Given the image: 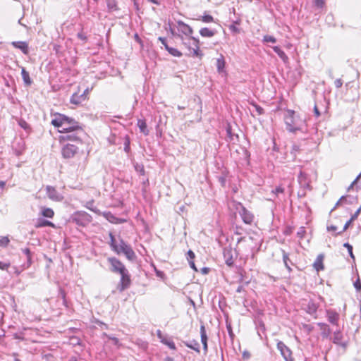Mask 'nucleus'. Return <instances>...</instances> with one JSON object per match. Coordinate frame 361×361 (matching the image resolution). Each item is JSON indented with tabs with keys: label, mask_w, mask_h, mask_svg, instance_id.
Instances as JSON below:
<instances>
[{
	"label": "nucleus",
	"mask_w": 361,
	"mask_h": 361,
	"mask_svg": "<svg viewBox=\"0 0 361 361\" xmlns=\"http://www.w3.org/2000/svg\"><path fill=\"white\" fill-rule=\"evenodd\" d=\"M119 274L121 275V279L117 286V289L121 293L130 286L131 279L128 269L124 271L123 273H121Z\"/></svg>",
	"instance_id": "nucleus-10"
},
{
	"label": "nucleus",
	"mask_w": 361,
	"mask_h": 361,
	"mask_svg": "<svg viewBox=\"0 0 361 361\" xmlns=\"http://www.w3.org/2000/svg\"><path fill=\"white\" fill-rule=\"evenodd\" d=\"M200 334L202 343H203V323L200 322Z\"/></svg>",
	"instance_id": "nucleus-58"
},
{
	"label": "nucleus",
	"mask_w": 361,
	"mask_h": 361,
	"mask_svg": "<svg viewBox=\"0 0 361 361\" xmlns=\"http://www.w3.org/2000/svg\"><path fill=\"white\" fill-rule=\"evenodd\" d=\"M109 237H110V246H111L112 250L114 251L115 247H116V246L118 245V244H117L116 239L112 233L109 234Z\"/></svg>",
	"instance_id": "nucleus-40"
},
{
	"label": "nucleus",
	"mask_w": 361,
	"mask_h": 361,
	"mask_svg": "<svg viewBox=\"0 0 361 361\" xmlns=\"http://www.w3.org/2000/svg\"><path fill=\"white\" fill-rule=\"evenodd\" d=\"M286 129L289 132L296 133L297 131H303L305 127V119L300 118L293 110H288L284 117Z\"/></svg>",
	"instance_id": "nucleus-1"
},
{
	"label": "nucleus",
	"mask_w": 361,
	"mask_h": 361,
	"mask_svg": "<svg viewBox=\"0 0 361 361\" xmlns=\"http://www.w3.org/2000/svg\"><path fill=\"white\" fill-rule=\"evenodd\" d=\"M109 11L112 12L118 10L116 0H106Z\"/></svg>",
	"instance_id": "nucleus-33"
},
{
	"label": "nucleus",
	"mask_w": 361,
	"mask_h": 361,
	"mask_svg": "<svg viewBox=\"0 0 361 361\" xmlns=\"http://www.w3.org/2000/svg\"><path fill=\"white\" fill-rule=\"evenodd\" d=\"M243 229L240 226H236L235 228V233L237 235H242Z\"/></svg>",
	"instance_id": "nucleus-57"
},
{
	"label": "nucleus",
	"mask_w": 361,
	"mask_h": 361,
	"mask_svg": "<svg viewBox=\"0 0 361 361\" xmlns=\"http://www.w3.org/2000/svg\"><path fill=\"white\" fill-rule=\"evenodd\" d=\"M354 287L355 288L357 291L361 290V281L359 278L355 281Z\"/></svg>",
	"instance_id": "nucleus-45"
},
{
	"label": "nucleus",
	"mask_w": 361,
	"mask_h": 361,
	"mask_svg": "<svg viewBox=\"0 0 361 361\" xmlns=\"http://www.w3.org/2000/svg\"><path fill=\"white\" fill-rule=\"evenodd\" d=\"M11 264L9 262H0V269L8 270L10 267Z\"/></svg>",
	"instance_id": "nucleus-43"
},
{
	"label": "nucleus",
	"mask_w": 361,
	"mask_h": 361,
	"mask_svg": "<svg viewBox=\"0 0 361 361\" xmlns=\"http://www.w3.org/2000/svg\"><path fill=\"white\" fill-rule=\"evenodd\" d=\"M214 21V18L212 16L204 14V23H211Z\"/></svg>",
	"instance_id": "nucleus-51"
},
{
	"label": "nucleus",
	"mask_w": 361,
	"mask_h": 361,
	"mask_svg": "<svg viewBox=\"0 0 361 361\" xmlns=\"http://www.w3.org/2000/svg\"><path fill=\"white\" fill-rule=\"evenodd\" d=\"M130 137H129V136L128 135H126L125 137H124L123 145H124V151L126 153H129L130 151Z\"/></svg>",
	"instance_id": "nucleus-36"
},
{
	"label": "nucleus",
	"mask_w": 361,
	"mask_h": 361,
	"mask_svg": "<svg viewBox=\"0 0 361 361\" xmlns=\"http://www.w3.org/2000/svg\"><path fill=\"white\" fill-rule=\"evenodd\" d=\"M236 209L238 211L239 215L240 216L243 221L246 224L251 225L254 221L255 216L253 214L247 210L240 202H238L236 205Z\"/></svg>",
	"instance_id": "nucleus-6"
},
{
	"label": "nucleus",
	"mask_w": 361,
	"mask_h": 361,
	"mask_svg": "<svg viewBox=\"0 0 361 361\" xmlns=\"http://www.w3.org/2000/svg\"><path fill=\"white\" fill-rule=\"evenodd\" d=\"M243 357L244 359H249L250 357V353L247 351H244L243 353Z\"/></svg>",
	"instance_id": "nucleus-62"
},
{
	"label": "nucleus",
	"mask_w": 361,
	"mask_h": 361,
	"mask_svg": "<svg viewBox=\"0 0 361 361\" xmlns=\"http://www.w3.org/2000/svg\"><path fill=\"white\" fill-rule=\"evenodd\" d=\"M45 226L54 227V224L48 220H45L43 219H39L37 220V224L35 225V227L36 228H42V227H45Z\"/></svg>",
	"instance_id": "nucleus-28"
},
{
	"label": "nucleus",
	"mask_w": 361,
	"mask_h": 361,
	"mask_svg": "<svg viewBox=\"0 0 361 361\" xmlns=\"http://www.w3.org/2000/svg\"><path fill=\"white\" fill-rule=\"evenodd\" d=\"M71 219L78 226L85 227L92 221V217L85 211H78L71 216Z\"/></svg>",
	"instance_id": "nucleus-5"
},
{
	"label": "nucleus",
	"mask_w": 361,
	"mask_h": 361,
	"mask_svg": "<svg viewBox=\"0 0 361 361\" xmlns=\"http://www.w3.org/2000/svg\"><path fill=\"white\" fill-rule=\"evenodd\" d=\"M300 150V147L298 145L294 144L292 146L291 153L293 154L294 157H295L296 152Z\"/></svg>",
	"instance_id": "nucleus-47"
},
{
	"label": "nucleus",
	"mask_w": 361,
	"mask_h": 361,
	"mask_svg": "<svg viewBox=\"0 0 361 361\" xmlns=\"http://www.w3.org/2000/svg\"><path fill=\"white\" fill-rule=\"evenodd\" d=\"M346 196H342L339 200L336 202V205L334 206V207L333 208L332 210L335 209L339 204L340 203L343 201V200H346Z\"/></svg>",
	"instance_id": "nucleus-60"
},
{
	"label": "nucleus",
	"mask_w": 361,
	"mask_h": 361,
	"mask_svg": "<svg viewBox=\"0 0 361 361\" xmlns=\"http://www.w3.org/2000/svg\"><path fill=\"white\" fill-rule=\"evenodd\" d=\"M317 325L320 327L321 330L323 331V334L327 335L330 333V328L326 323L319 322Z\"/></svg>",
	"instance_id": "nucleus-37"
},
{
	"label": "nucleus",
	"mask_w": 361,
	"mask_h": 361,
	"mask_svg": "<svg viewBox=\"0 0 361 361\" xmlns=\"http://www.w3.org/2000/svg\"><path fill=\"white\" fill-rule=\"evenodd\" d=\"M137 126L140 132L142 133L145 135H147L149 134V130L147 129V126L145 120L138 119Z\"/></svg>",
	"instance_id": "nucleus-26"
},
{
	"label": "nucleus",
	"mask_w": 361,
	"mask_h": 361,
	"mask_svg": "<svg viewBox=\"0 0 361 361\" xmlns=\"http://www.w3.org/2000/svg\"><path fill=\"white\" fill-rule=\"evenodd\" d=\"M354 220H351V218L345 224L344 226H343V228L341 231L338 232V234H341L343 232H344L345 231H346L348 229V228L349 227V226L350 225V224Z\"/></svg>",
	"instance_id": "nucleus-44"
},
{
	"label": "nucleus",
	"mask_w": 361,
	"mask_h": 361,
	"mask_svg": "<svg viewBox=\"0 0 361 361\" xmlns=\"http://www.w3.org/2000/svg\"><path fill=\"white\" fill-rule=\"evenodd\" d=\"M73 122H70L68 126H63L62 130H59L60 133H68L69 131H75V126H80V123L72 118Z\"/></svg>",
	"instance_id": "nucleus-23"
},
{
	"label": "nucleus",
	"mask_w": 361,
	"mask_h": 361,
	"mask_svg": "<svg viewBox=\"0 0 361 361\" xmlns=\"http://www.w3.org/2000/svg\"><path fill=\"white\" fill-rule=\"evenodd\" d=\"M343 334L341 331H336L334 333L333 343L342 346L343 348L347 347V342H342Z\"/></svg>",
	"instance_id": "nucleus-18"
},
{
	"label": "nucleus",
	"mask_w": 361,
	"mask_h": 361,
	"mask_svg": "<svg viewBox=\"0 0 361 361\" xmlns=\"http://www.w3.org/2000/svg\"><path fill=\"white\" fill-rule=\"evenodd\" d=\"M157 335L158 336V338L160 339V341L166 345L167 346H169V348L170 349H172V350H175L176 349V345H175V343L171 341V340H168L166 336L162 334L161 331L158 329L157 331Z\"/></svg>",
	"instance_id": "nucleus-17"
},
{
	"label": "nucleus",
	"mask_w": 361,
	"mask_h": 361,
	"mask_svg": "<svg viewBox=\"0 0 361 361\" xmlns=\"http://www.w3.org/2000/svg\"><path fill=\"white\" fill-rule=\"evenodd\" d=\"M78 147L72 144H67L62 148V155L66 159L73 157L77 152Z\"/></svg>",
	"instance_id": "nucleus-12"
},
{
	"label": "nucleus",
	"mask_w": 361,
	"mask_h": 361,
	"mask_svg": "<svg viewBox=\"0 0 361 361\" xmlns=\"http://www.w3.org/2000/svg\"><path fill=\"white\" fill-rule=\"evenodd\" d=\"M305 233V231L304 227H301L297 234L300 238H303Z\"/></svg>",
	"instance_id": "nucleus-59"
},
{
	"label": "nucleus",
	"mask_w": 361,
	"mask_h": 361,
	"mask_svg": "<svg viewBox=\"0 0 361 361\" xmlns=\"http://www.w3.org/2000/svg\"><path fill=\"white\" fill-rule=\"evenodd\" d=\"M185 344L190 348L195 350V351L200 353V344L195 340L189 341L188 342H185Z\"/></svg>",
	"instance_id": "nucleus-32"
},
{
	"label": "nucleus",
	"mask_w": 361,
	"mask_h": 361,
	"mask_svg": "<svg viewBox=\"0 0 361 361\" xmlns=\"http://www.w3.org/2000/svg\"><path fill=\"white\" fill-rule=\"evenodd\" d=\"M304 310L307 313L313 315L317 313L319 305L312 300H310L307 304L304 305Z\"/></svg>",
	"instance_id": "nucleus-16"
},
{
	"label": "nucleus",
	"mask_w": 361,
	"mask_h": 361,
	"mask_svg": "<svg viewBox=\"0 0 361 361\" xmlns=\"http://www.w3.org/2000/svg\"><path fill=\"white\" fill-rule=\"evenodd\" d=\"M326 317L329 322L333 325L338 326L340 319L339 314L333 309H328L326 310Z\"/></svg>",
	"instance_id": "nucleus-14"
},
{
	"label": "nucleus",
	"mask_w": 361,
	"mask_h": 361,
	"mask_svg": "<svg viewBox=\"0 0 361 361\" xmlns=\"http://www.w3.org/2000/svg\"><path fill=\"white\" fill-rule=\"evenodd\" d=\"M158 40L161 42V44L164 46L165 48H166V45H168L166 43V39L165 37H159L158 38Z\"/></svg>",
	"instance_id": "nucleus-61"
},
{
	"label": "nucleus",
	"mask_w": 361,
	"mask_h": 361,
	"mask_svg": "<svg viewBox=\"0 0 361 361\" xmlns=\"http://www.w3.org/2000/svg\"><path fill=\"white\" fill-rule=\"evenodd\" d=\"M21 75L25 85L27 86L30 85L32 81L30 77L29 73L25 69V68H22Z\"/></svg>",
	"instance_id": "nucleus-27"
},
{
	"label": "nucleus",
	"mask_w": 361,
	"mask_h": 361,
	"mask_svg": "<svg viewBox=\"0 0 361 361\" xmlns=\"http://www.w3.org/2000/svg\"><path fill=\"white\" fill-rule=\"evenodd\" d=\"M220 27V25L216 23L215 27H204V37H212L217 32V29Z\"/></svg>",
	"instance_id": "nucleus-29"
},
{
	"label": "nucleus",
	"mask_w": 361,
	"mask_h": 361,
	"mask_svg": "<svg viewBox=\"0 0 361 361\" xmlns=\"http://www.w3.org/2000/svg\"><path fill=\"white\" fill-rule=\"evenodd\" d=\"M177 28L178 32L183 33L186 37H190L188 40L189 44V50L190 54L193 56H199L200 55V49H199V40L195 39L193 37H190V35L192 33V28L187 24L184 23L182 21L177 22Z\"/></svg>",
	"instance_id": "nucleus-2"
},
{
	"label": "nucleus",
	"mask_w": 361,
	"mask_h": 361,
	"mask_svg": "<svg viewBox=\"0 0 361 361\" xmlns=\"http://www.w3.org/2000/svg\"><path fill=\"white\" fill-rule=\"evenodd\" d=\"M10 242L9 238L7 236H1L0 238V246L6 247Z\"/></svg>",
	"instance_id": "nucleus-39"
},
{
	"label": "nucleus",
	"mask_w": 361,
	"mask_h": 361,
	"mask_svg": "<svg viewBox=\"0 0 361 361\" xmlns=\"http://www.w3.org/2000/svg\"><path fill=\"white\" fill-rule=\"evenodd\" d=\"M85 100H86V96L85 93H74L70 99V102L73 104L78 105Z\"/></svg>",
	"instance_id": "nucleus-20"
},
{
	"label": "nucleus",
	"mask_w": 361,
	"mask_h": 361,
	"mask_svg": "<svg viewBox=\"0 0 361 361\" xmlns=\"http://www.w3.org/2000/svg\"><path fill=\"white\" fill-rule=\"evenodd\" d=\"M334 84L336 88H340L343 85V81L341 79H336Z\"/></svg>",
	"instance_id": "nucleus-52"
},
{
	"label": "nucleus",
	"mask_w": 361,
	"mask_h": 361,
	"mask_svg": "<svg viewBox=\"0 0 361 361\" xmlns=\"http://www.w3.org/2000/svg\"><path fill=\"white\" fill-rule=\"evenodd\" d=\"M276 347L285 361H294L292 350L283 341H279Z\"/></svg>",
	"instance_id": "nucleus-9"
},
{
	"label": "nucleus",
	"mask_w": 361,
	"mask_h": 361,
	"mask_svg": "<svg viewBox=\"0 0 361 361\" xmlns=\"http://www.w3.org/2000/svg\"><path fill=\"white\" fill-rule=\"evenodd\" d=\"M46 192L48 197L51 200L59 202L63 198L54 187L50 185L47 186Z\"/></svg>",
	"instance_id": "nucleus-13"
},
{
	"label": "nucleus",
	"mask_w": 361,
	"mask_h": 361,
	"mask_svg": "<svg viewBox=\"0 0 361 361\" xmlns=\"http://www.w3.org/2000/svg\"><path fill=\"white\" fill-rule=\"evenodd\" d=\"M41 214L43 216L47 218H52L54 215L53 209L48 207H42Z\"/></svg>",
	"instance_id": "nucleus-31"
},
{
	"label": "nucleus",
	"mask_w": 361,
	"mask_h": 361,
	"mask_svg": "<svg viewBox=\"0 0 361 361\" xmlns=\"http://www.w3.org/2000/svg\"><path fill=\"white\" fill-rule=\"evenodd\" d=\"M114 251L118 255L124 254L130 261H133L136 258V255L130 245H128L123 239L120 240L119 243Z\"/></svg>",
	"instance_id": "nucleus-4"
},
{
	"label": "nucleus",
	"mask_w": 361,
	"mask_h": 361,
	"mask_svg": "<svg viewBox=\"0 0 361 361\" xmlns=\"http://www.w3.org/2000/svg\"><path fill=\"white\" fill-rule=\"evenodd\" d=\"M282 253H283V261L284 265H285L286 268L287 269V270L288 271V272H291L292 268L290 267L289 263H288L289 262H290V260L289 259V255L288 253H286L284 250H282Z\"/></svg>",
	"instance_id": "nucleus-30"
},
{
	"label": "nucleus",
	"mask_w": 361,
	"mask_h": 361,
	"mask_svg": "<svg viewBox=\"0 0 361 361\" xmlns=\"http://www.w3.org/2000/svg\"><path fill=\"white\" fill-rule=\"evenodd\" d=\"M96 324H98L99 326H100L102 328H104L105 329H108V325L99 320H97Z\"/></svg>",
	"instance_id": "nucleus-55"
},
{
	"label": "nucleus",
	"mask_w": 361,
	"mask_h": 361,
	"mask_svg": "<svg viewBox=\"0 0 361 361\" xmlns=\"http://www.w3.org/2000/svg\"><path fill=\"white\" fill-rule=\"evenodd\" d=\"M109 264H110V271L114 274H121L123 273L124 271H126V268L125 265L117 258L112 257H109L107 259Z\"/></svg>",
	"instance_id": "nucleus-8"
},
{
	"label": "nucleus",
	"mask_w": 361,
	"mask_h": 361,
	"mask_svg": "<svg viewBox=\"0 0 361 361\" xmlns=\"http://www.w3.org/2000/svg\"><path fill=\"white\" fill-rule=\"evenodd\" d=\"M229 30L235 33H238L240 32V29L235 24L231 25L229 26Z\"/></svg>",
	"instance_id": "nucleus-48"
},
{
	"label": "nucleus",
	"mask_w": 361,
	"mask_h": 361,
	"mask_svg": "<svg viewBox=\"0 0 361 361\" xmlns=\"http://www.w3.org/2000/svg\"><path fill=\"white\" fill-rule=\"evenodd\" d=\"M314 4L317 7L322 8L324 4V0H314Z\"/></svg>",
	"instance_id": "nucleus-53"
},
{
	"label": "nucleus",
	"mask_w": 361,
	"mask_h": 361,
	"mask_svg": "<svg viewBox=\"0 0 361 361\" xmlns=\"http://www.w3.org/2000/svg\"><path fill=\"white\" fill-rule=\"evenodd\" d=\"M361 212V206L357 209V211L351 216V220H355Z\"/></svg>",
	"instance_id": "nucleus-49"
},
{
	"label": "nucleus",
	"mask_w": 361,
	"mask_h": 361,
	"mask_svg": "<svg viewBox=\"0 0 361 361\" xmlns=\"http://www.w3.org/2000/svg\"><path fill=\"white\" fill-rule=\"evenodd\" d=\"M92 204H93V202H88L87 205V208H88L90 210H91V211H92V212H95L97 214H99V209H97L96 208H93L92 207Z\"/></svg>",
	"instance_id": "nucleus-50"
},
{
	"label": "nucleus",
	"mask_w": 361,
	"mask_h": 361,
	"mask_svg": "<svg viewBox=\"0 0 361 361\" xmlns=\"http://www.w3.org/2000/svg\"><path fill=\"white\" fill-rule=\"evenodd\" d=\"M254 107L255 108L256 111L258 115H262L264 113V109L259 105L255 104Z\"/></svg>",
	"instance_id": "nucleus-46"
},
{
	"label": "nucleus",
	"mask_w": 361,
	"mask_h": 361,
	"mask_svg": "<svg viewBox=\"0 0 361 361\" xmlns=\"http://www.w3.org/2000/svg\"><path fill=\"white\" fill-rule=\"evenodd\" d=\"M225 59L223 55L220 54L219 57L216 59L215 61V66L216 67L217 71L219 73H225Z\"/></svg>",
	"instance_id": "nucleus-21"
},
{
	"label": "nucleus",
	"mask_w": 361,
	"mask_h": 361,
	"mask_svg": "<svg viewBox=\"0 0 361 361\" xmlns=\"http://www.w3.org/2000/svg\"><path fill=\"white\" fill-rule=\"evenodd\" d=\"M284 192V188L281 186H278L275 188V190H272L273 195L274 197H277L279 194H282Z\"/></svg>",
	"instance_id": "nucleus-41"
},
{
	"label": "nucleus",
	"mask_w": 361,
	"mask_h": 361,
	"mask_svg": "<svg viewBox=\"0 0 361 361\" xmlns=\"http://www.w3.org/2000/svg\"><path fill=\"white\" fill-rule=\"evenodd\" d=\"M102 215L107 221L112 224H118L126 222L125 219L116 217L110 212H104L102 213Z\"/></svg>",
	"instance_id": "nucleus-15"
},
{
	"label": "nucleus",
	"mask_w": 361,
	"mask_h": 361,
	"mask_svg": "<svg viewBox=\"0 0 361 361\" xmlns=\"http://www.w3.org/2000/svg\"><path fill=\"white\" fill-rule=\"evenodd\" d=\"M361 178V173L357 176V178L353 180V182L350 184V185L348 187V190H350L351 188H353V185L356 183V182Z\"/></svg>",
	"instance_id": "nucleus-56"
},
{
	"label": "nucleus",
	"mask_w": 361,
	"mask_h": 361,
	"mask_svg": "<svg viewBox=\"0 0 361 361\" xmlns=\"http://www.w3.org/2000/svg\"><path fill=\"white\" fill-rule=\"evenodd\" d=\"M70 122H73L72 118L68 117L64 114L56 113L54 114V118L51 120V123L56 128L68 126Z\"/></svg>",
	"instance_id": "nucleus-7"
},
{
	"label": "nucleus",
	"mask_w": 361,
	"mask_h": 361,
	"mask_svg": "<svg viewBox=\"0 0 361 361\" xmlns=\"http://www.w3.org/2000/svg\"><path fill=\"white\" fill-rule=\"evenodd\" d=\"M75 131H69L63 133L64 135L59 137L60 141H71L76 143L82 142V137L84 135V130L80 126H75Z\"/></svg>",
	"instance_id": "nucleus-3"
},
{
	"label": "nucleus",
	"mask_w": 361,
	"mask_h": 361,
	"mask_svg": "<svg viewBox=\"0 0 361 361\" xmlns=\"http://www.w3.org/2000/svg\"><path fill=\"white\" fill-rule=\"evenodd\" d=\"M188 262H189L190 267L192 269H194V270L197 271V269H196L195 264V263H194V261H193V260H189V261H188Z\"/></svg>",
	"instance_id": "nucleus-63"
},
{
	"label": "nucleus",
	"mask_w": 361,
	"mask_h": 361,
	"mask_svg": "<svg viewBox=\"0 0 361 361\" xmlns=\"http://www.w3.org/2000/svg\"><path fill=\"white\" fill-rule=\"evenodd\" d=\"M323 259H324V255L322 254H320L317 256V259H315L313 267L317 271H322L324 269V264H323Z\"/></svg>",
	"instance_id": "nucleus-24"
},
{
	"label": "nucleus",
	"mask_w": 361,
	"mask_h": 361,
	"mask_svg": "<svg viewBox=\"0 0 361 361\" xmlns=\"http://www.w3.org/2000/svg\"><path fill=\"white\" fill-rule=\"evenodd\" d=\"M327 230L329 231H336L337 230V227L336 226H329L327 227Z\"/></svg>",
	"instance_id": "nucleus-64"
},
{
	"label": "nucleus",
	"mask_w": 361,
	"mask_h": 361,
	"mask_svg": "<svg viewBox=\"0 0 361 361\" xmlns=\"http://www.w3.org/2000/svg\"><path fill=\"white\" fill-rule=\"evenodd\" d=\"M343 246L347 248L350 257L352 258L353 261L355 262V258L353 252V246L350 245L348 243H345L343 244Z\"/></svg>",
	"instance_id": "nucleus-38"
},
{
	"label": "nucleus",
	"mask_w": 361,
	"mask_h": 361,
	"mask_svg": "<svg viewBox=\"0 0 361 361\" xmlns=\"http://www.w3.org/2000/svg\"><path fill=\"white\" fill-rule=\"evenodd\" d=\"M263 42L275 43L276 42V39L274 36L265 35L263 37Z\"/></svg>",
	"instance_id": "nucleus-42"
},
{
	"label": "nucleus",
	"mask_w": 361,
	"mask_h": 361,
	"mask_svg": "<svg viewBox=\"0 0 361 361\" xmlns=\"http://www.w3.org/2000/svg\"><path fill=\"white\" fill-rule=\"evenodd\" d=\"M273 50L275 53L278 54L279 58L283 61V63H288L289 59L286 53L278 46H275L272 47Z\"/></svg>",
	"instance_id": "nucleus-25"
},
{
	"label": "nucleus",
	"mask_w": 361,
	"mask_h": 361,
	"mask_svg": "<svg viewBox=\"0 0 361 361\" xmlns=\"http://www.w3.org/2000/svg\"><path fill=\"white\" fill-rule=\"evenodd\" d=\"M166 49L173 56L180 57L182 56V54L176 49L172 48L166 45Z\"/></svg>",
	"instance_id": "nucleus-35"
},
{
	"label": "nucleus",
	"mask_w": 361,
	"mask_h": 361,
	"mask_svg": "<svg viewBox=\"0 0 361 361\" xmlns=\"http://www.w3.org/2000/svg\"><path fill=\"white\" fill-rule=\"evenodd\" d=\"M11 44L17 49H19L22 51V52L25 54H28V44L26 42L18 41V42H13Z\"/></svg>",
	"instance_id": "nucleus-22"
},
{
	"label": "nucleus",
	"mask_w": 361,
	"mask_h": 361,
	"mask_svg": "<svg viewBox=\"0 0 361 361\" xmlns=\"http://www.w3.org/2000/svg\"><path fill=\"white\" fill-rule=\"evenodd\" d=\"M21 250L27 257V262L23 265V269H28L32 264V253L30 249L28 247L23 248Z\"/></svg>",
	"instance_id": "nucleus-19"
},
{
	"label": "nucleus",
	"mask_w": 361,
	"mask_h": 361,
	"mask_svg": "<svg viewBox=\"0 0 361 361\" xmlns=\"http://www.w3.org/2000/svg\"><path fill=\"white\" fill-rule=\"evenodd\" d=\"M188 260H193V259L195 258V254L194 252L192 251V250H189L188 252Z\"/></svg>",
	"instance_id": "nucleus-54"
},
{
	"label": "nucleus",
	"mask_w": 361,
	"mask_h": 361,
	"mask_svg": "<svg viewBox=\"0 0 361 361\" xmlns=\"http://www.w3.org/2000/svg\"><path fill=\"white\" fill-rule=\"evenodd\" d=\"M102 338H106L109 340H111L112 341L113 344L114 345L117 346L118 348L121 345L118 338H117L116 337L112 336L111 335H109L106 333L102 334Z\"/></svg>",
	"instance_id": "nucleus-34"
},
{
	"label": "nucleus",
	"mask_w": 361,
	"mask_h": 361,
	"mask_svg": "<svg viewBox=\"0 0 361 361\" xmlns=\"http://www.w3.org/2000/svg\"><path fill=\"white\" fill-rule=\"evenodd\" d=\"M224 258L226 264L231 267L234 264V259L237 257L236 251L231 246L225 247L223 251Z\"/></svg>",
	"instance_id": "nucleus-11"
}]
</instances>
